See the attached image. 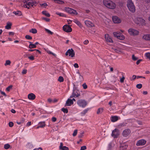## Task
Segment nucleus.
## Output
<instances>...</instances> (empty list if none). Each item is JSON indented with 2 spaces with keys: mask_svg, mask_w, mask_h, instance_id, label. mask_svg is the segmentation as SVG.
<instances>
[{
  "mask_svg": "<svg viewBox=\"0 0 150 150\" xmlns=\"http://www.w3.org/2000/svg\"><path fill=\"white\" fill-rule=\"evenodd\" d=\"M103 3L105 6L110 9H114L116 6L115 4L110 0H103Z\"/></svg>",
  "mask_w": 150,
  "mask_h": 150,
  "instance_id": "1",
  "label": "nucleus"
},
{
  "mask_svg": "<svg viewBox=\"0 0 150 150\" xmlns=\"http://www.w3.org/2000/svg\"><path fill=\"white\" fill-rule=\"evenodd\" d=\"M127 5L130 11L132 13H134L135 11V8L131 0H128Z\"/></svg>",
  "mask_w": 150,
  "mask_h": 150,
  "instance_id": "2",
  "label": "nucleus"
},
{
  "mask_svg": "<svg viewBox=\"0 0 150 150\" xmlns=\"http://www.w3.org/2000/svg\"><path fill=\"white\" fill-rule=\"evenodd\" d=\"M80 96V93L79 91L77 89L76 87H74L73 92L71 95L70 96V98H78Z\"/></svg>",
  "mask_w": 150,
  "mask_h": 150,
  "instance_id": "3",
  "label": "nucleus"
},
{
  "mask_svg": "<svg viewBox=\"0 0 150 150\" xmlns=\"http://www.w3.org/2000/svg\"><path fill=\"white\" fill-rule=\"evenodd\" d=\"M135 23L137 24H141L142 25H145V21L141 18L138 17L136 18Z\"/></svg>",
  "mask_w": 150,
  "mask_h": 150,
  "instance_id": "4",
  "label": "nucleus"
},
{
  "mask_svg": "<svg viewBox=\"0 0 150 150\" xmlns=\"http://www.w3.org/2000/svg\"><path fill=\"white\" fill-rule=\"evenodd\" d=\"M77 104L83 108L85 107L87 104V103L85 100H79L77 102Z\"/></svg>",
  "mask_w": 150,
  "mask_h": 150,
  "instance_id": "5",
  "label": "nucleus"
},
{
  "mask_svg": "<svg viewBox=\"0 0 150 150\" xmlns=\"http://www.w3.org/2000/svg\"><path fill=\"white\" fill-rule=\"evenodd\" d=\"M128 32L131 35L134 36L138 35L139 33V31L137 30L132 28L129 29Z\"/></svg>",
  "mask_w": 150,
  "mask_h": 150,
  "instance_id": "6",
  "label": "nucleus"
},
{
  "mask_svg": "<svg viewBox=\"0 0 150 150\" xmlns=\"http://www.w3.org/2000/svg\"><path fill=\"white\" fill-rule=\"evenodd\" d=\"M69 54V56L71 57H73L75 55V52L74 50L71 48L68 50L65 53V55L67 56Z\"/></svg>",
  "mask_w": 150,
  "mask_h": 150,
  "instance_id": "7",
  "label": "nucleus"
},
{
  "mask_svg": "<svg viewBox=\"0 0 150 150\" xmlns=\"http://www.w3.org/2000/svg\"><path fill=\"white\" fill-rule=\"evenodd\" d=\"M120 133L119 130L116 129L113 130L112 132V136L114 138H117L119 135Z\"/></svg>",
  "mask_w": 150,
  "mask_h": 150,
  "instance_id": "8",
  "label": "nucleus"
},
{
  "mask_svg": "<svg viewBox=\"0 0 150 150\" xmlns=\"http://www.w3.org/2000/svg\"><path fill=\"white\" fill-rule=\"evenodd\" d=\"M63 29L65 32L68 33L71 32L72 30L70 26L67 25H66L63 26Z\"/></svg>",
  "mask_w": 150,
  "mask_h": 150,
  "instance_id": "9",
  "label": "nucleus"
},
{
  "mask_svg": "<svg viewBox=\"0 0 150 150\" xmlns=\"http://www.w3.org/2000/svg\"><path fill=\"white\" fill-rule=\"evenodd\" d=\"M112 20L113 22L115 23H119L121 22V20L120 18L116 16H113Z\"/></svg>",
  "mask_w": 150,
  "mask_h": 150,
  "instance_id": "10",
  "label": "nucleus"
},
{
  "mask_svg": "<svg viewBox=\"0 0 150 150\" xmlns=\"http://www.w3.org/2000/svg\"><path fill=\"white\" fill-rule=\"evenodd\" d=\"M131 133V131L129 129L125 130L123 132V135L124 136L126 137L127 136Z\"/></svg>",
  "mask_w": 150,
  "mask_h": 150,
  "instance_id": "11",
  "label": "nucleus"
},
{
  "mask_svg": "<svg viewBox=\"0 0 150 150\" xmlns=\"http://www.w3.org/2000/svg\"><path fill=\"white\" fill-rule=\"evenodd\" d=\"M146 143V141L142 139L138 141L136 144L137 146L143 145Z\"/></svg>",
  "mask_w": 150,
  "mask_h": 150,
  "instance_id": "12",
  "label": "nucleus"
},
{
  "mask_svg": "<svg viewBox=\"0 0 150 150\" xmlns=\"http://www.w3.org/2000/svg\"><path fill=\"white\" fill-rule=\"evenodd\" d=\"M105 38L107 42H113V41L111 39V37L109 36L108 34H106L105 35Z\"/></svg>",
  "mask_w": 150,
  "mask_h": 150,
  "instance_id": "13",
  "label": "nucleus"
},
{
  "mask_svg": "<svg viewBox=\"0 0 150 150\" xmlns=\"http://www.w3.org/2000/svg\"><path fill=\"white\" fill-rule=\"evenodd\" d=\"M73 104V102L72 101V100L71 99L69 98L66 101L65 106H70L71 105Z\"/></svg>",
  "mask_w": 150,
  "mask_h": 150,
  "instance_id": "14",
  "label": "nucleus"
},
{
  "mask_svg": "<svg viewBox=\"0 0 150 150\" xmlns=\"http://www.w3.org/2000/svg\"><path fill=\"white\" fill-rule=\"evenodd\" d=\"M85 23L87 26L92 27L94 26V25L93 23L88 20L85 21Z\"/></svg>",
  "mask_w": 150,
  "mask_h": 150,
  "instance_id": "15",
  "label": "nucleus"
},
{
  "mask_svg": "<svg viewBox=\"0 0 150 150\" xmlns=\"http://www.w3.org/2000/svg\"><path fill=\"white\" fill-rule=\"evenodd\" d=\"M117 38L120 40H123L125 39L124 36L119 32H117Z\"/></svg>",
  "mask_w": 150,
  "mask_h": 150,
  "instance_id": "16",
  "label": "nucleus"
},
{
  "mask_svg": "<svg viewBox=\"0 0 150 150\" xmlns=\"http://www.w3.org/2000/svg\"><path fill=\"white\" fill-rule=\"evenodd\" d=\"M28 98L29 99L33 100L35 98V96L33 93H31L28 95Z\"/></svg>",
  "mask_w": 150,
  "mask_h": 150,
  "instance_id": "17",
  "label": "nucleus"
},
{
  "mask_svg": "<svg viewBox=\"0 0 150 150\" xmlns=\"http://www.w3.org/2000/svg\"><path fill=\"white\" fill-rule=\"evenodd\" d=\"M63 143L61 142L60 143V145L59 147V148L60 149L62 150H69V149L68 147L66 146H63Z\"/></svg>",
  "mask_w": 150,
  "mask_h": 150,
  "instance_id": "18",
  "label": "nucleus"
},
{
  "mask_svg": "<svg viewBox=\"0 0 150 150\" xmlns=\"http://www.w3.org/2000/svg\"><path fill=\"white\" fill-rule=\"evenodd\" d=\"M29 1V0H26L24 2V4H25L29 6H33L34 5L35 2H28V1Z\"/></svg>",
  "mask_w": 150,
  "mask_h": 150,
  "instance_id": "19",
  "label": "nucleus"
},
{
  "mask_svg": "<svg viewBox=\"0 0 150 150\" xmlns=\"http://www.w3.org/2000/svg\"><path fill=\"white\" fill-rule=\"evenodd\" d=\"M118 119V117L117 116H112L111 117V121L112 122H115L117 121Z\"/></svg>",
  "mask_w": 150,
  "mask_h": 150,
  "instance_id": "20",
  "label": "nucleus"
},
{
  "mask_svg": "<svg viewBox=\"0 0 150 150\" xmlns=\"http://www.w3.org/2000/svg\"><path fill=\"white\" fill-rule=\"evenodd\" d=\"M12 25V23L10 22H8L7 23V25L5 27L6 29H9L11 28V27Z\"/></svg>",
  "mask_w": 150,
  "mask_h": 150,
  "instance_id": "21",
  "label": "nucleus"
},
{
  "mask_svg": "<svg viewBox=\"0 0 150 150\" xmlns=\"http://www.w3.org/2000/svg\"><path fill=\"white\" fill-rule=\"evenodd\" d=\"M143 38L146 40H150V35H145L143 36Z\"/></svg>",
  "mask_w": 150,
  "mask_h": 150,
  "instance_id": "22",
  "label": "nucleus"
},
{
  "mask_svg": "<svg viewBox=\"0 0 150 150\" xmlns=\"http://www.w3.org/2000/svg\"><path fill=\"white\" fill-rule=\"evenodd\" d=\"M39 124H42V125H40L37 127V129L39 128V127H43L45 126V122H40L39 123Z\"/></svg>",
  "mask_w": 150,
  "mask_h": 150,
  "instance_id": "23",
  "label": "nucleus"
},
{
  "mask_svg": "<svg viewBox=\"0 0 150 150\" xmlns=\"http://www.w3.org/2000/svg\"><path fill=\"white\" fill-rule=\"evenodd\" d=\"M65 11L71 14V12L72 11H73V9L70 8H65Z\"/></svg>",
  "mask_w": 150,
  "mask_h": 150,
  "instance_id": "24",
  "label": "nucleus"
},
{
  "mask_svg": "<svg viewBox=\"0 0 150 150\" xmlns=\"http://www.w3.org/2000/svg\"><path fill=\"white\" fill-rule=\"evenodd\" d=\"M29 43H30V44L29 45V48L30 49H32L33 48H36V45H35L33 44L31 42H29Z\"/></svg>",
  "mask_w": 150,
  "mask_h": 150,
  "instance_id": "25",
  "label": "nucleus"
},
{
  "mask_svg": "<svg viewBox=\"0 0 150 150\" xmlns=\"http://www.w3.org/2000/svg\"><path fill=\"white\" fill-rule=\"evenodd\" d=\"M74 22L76 23L77 25H78L79 27H82V25L81 23L79 21L77 20H74Z\"/></svg>",
  "mask_w": 150,
  "mask_h": 150,
  "instance_id": "26",
  "label": "nucleus"
},
{
  "mask_svg": "<svg viewBox=\"0 0 150 150\" xmlns=\"http://www.w3.org/2000/svg\"><path fill=\"white\" fill-rule=\"evenodd\" d=\"M112 49L116 53H119V52H122L120 49L118 48H112Z\"/></svg>",
  "mask_w": 150,
  "mask_h": 150,
  "instance_id": "27",
  "label": "nucleus"
},
{
  "mask_svg": "<svg viewBox=\"0 0 150 150\" xmlns=\"http://www.w3.org/2000/svg\"><path fill=\"white\" fill-rule=\"evenodd\" d=\"M29 32L33 34H36L37 33V31L36 29L32 28L29 30Z\"/></svg>",
  "mask_w": 150,
  "mask_h": 150,
  "instance_id": "28",
  "label": "nucleus"
},
{
  "mask_svg": "<svg viewBox=\"0 0 150 150\" xmlns=\"http://www.w3.org/2000/svg\"><path fill=\"white\" fill-rule=\"evenodd\" d=\"M13 13L15 14L16 15L21 16L22 15V13L21 11H14Z\"/></svg>",
  "mask_w": 150,
  "mask_h": 150,
  "instance_id": "29",
  "label": "nucleus"
},
{
  "mask_svg": "<svg viewBox=\"0 0 150 150\" xmlns=\"http://www.w3.org/2000/svg\"><path fill=\"white\" fill-rule=\"evenodd\" d=\"M104 21L106 25H108L110 22V20L108 18H106L105 20H104Z\"/></svg>",
  "mask_w": 150,
  "mask_h": 150,
  "instance_id": "30",
  "label": "nucleus"
},
{
  "mask_svg": "<svg viewBox=\"0 0 150 150\" xmlns=\"http://www.w3.org/2000/svg\"><path fill=\"white\" fill-rule=\"evenodd\" d=\"M42 13L47 17H49L50 16V15L48 13H47L46 11H43L42 12Z\"/></svg>",
  "mask_w": 150,
  "mask_h": 150,
  "instance_id": "31",
  "label": "nucleus"
},
{
  "mask_svg": "<svg viewBox=\"0 0 150 150\" xmlns=\"http://www.w3.org/2000/svg\"><path fill=\"white\" fill-rule=\"evenodd\" d=\"M103 110V108H99L97 112V114H98L100 113H102Z\"/></svg>",
  "mask_w": 150,
  "mask_h": 150,
  "instance_id": "32",
  "label": "nucleus"
},
{
  "mask_svg": "<svg viewBox=\"0 0 150 150\" xmlns=\"http://www.w3.org/2000/svg\"><path fill=\"white\" fill-rule=\"evenodd\" d=\"M64 81V78L62 76H60L59 77L58 79V81L60 82H63Z\"/></svg>",
  "mask_w": 150,
  "mask_h": 150,
  "instance_id": "33",
  "label": "nucleus"
},
{
  "mask_svg": "<svg viewBox=\"0 0 150 150\" xmlns=\"http://www.w3.org/2000/svg\"><path fill=\"white\" fill-rule=\"evenodd\" d=\"M4 148L5 149H8L10 147V145L8 144H6L4 145Z\"/></svg>",
  "mask_w": 150,
  "mask_h": 150,
  "instance_id": "34",
  "label": "nucleus"
},
{
  "mask_svg": "<svg viewBox=\"0 0 150 150\" xmlns=\"http://www.w3.org/2000/svg\"><path fill=\"white\" fill-rule=\"evenodd\" d=\"M56 14L58 15H59L63 17H66V15L62 13H56Z\"/></svg>",
  "mask_w": 150,
  "mask_h": 150,
  "instance_id": "35",
  "label": "nucleus"
},
{
  "mask_svg": "<svg viewBox=\"0 0 150 150\" xmlns=\"http://www.w3.org/2000/svg\"><path fill=\"white\" fill-rule=\"evenodd\" d=\"M48 53V54H52V55H53L54 56H55V54H54V53H52V52H51V51L47 50V49H44Z\"/></svg>",
  "mask_w": 150,
  "mask_h": 150,
  "instance_id": "36",
  "label": "nucleus"
},
{
  "mask_svg": "<svg viewBox=\"0 0 150 150\" xmlns=\"http://www.w3.org/2000/svg\"><path fill=\"white\" fill-rule=\"evenodd\" d=\"M88 110V109H87L85 110L83 112L81 113V115L82 116L83 114V115H85L87 112Z\"/></svg>",
  "mask_w": 150,
  "mask_h": 150,
  "instance_id": "37",
  "label": "nucleus"
},
{
  "mask_svg": "<svg viewBox=\"0 0 150 150\" xmlns=\"http://www.w3.org/2000/svg\"><path fill=\"white\" fill-rule=\"evenodd\" d=\"M11 63L10 61L9 60H6V63L5 64V65L6 66L7 65H10Z\"/></svg>",
  "mask_w": 150,
  "mask_h": 150,
  "instance_id": "38",
  "label": "nucleus"
},
{
  "mask_svg": "<svg viewBox=\"0 0 150 150\" xmlns=\"http://www.w3.org/2000/svg\"><path fill=\"white\" fill-rule=\"evenodd\" d=\"M62 110L64 113H67L68 112V110L67 108H63L62 109Z\"/></svg>",
  "mask_w": 150,
  "mask_h": 150,
  "instance_id": "39",
  "label": "nucleus"
},
{
  "mask_svg": "<svg viewBox=\"0 0 150 150\" xmlns=\"http://www.w3.org/2000/svg\"><path fill=\"white\" fill-rule=\"evenodd\" d=\"M145 56L146 57L150 59V53L148 52L145 54Z\"/></svg>",
  "mask_w": 150,
  "mask_h": 150,
  "instance_id": "40",
  "label": "nucleus"
},
{
  "mask_svg": "<svg viewBox=\"0 0 150 150\" xmlns=\"http://www.w3.org/2000/svg\"><path fill=\"white\" fill-rule=\"evenodd\" d=\"M45 30L47 33L51 35H52L53 34V32L45 28Z\"/></svg>",
  "mask_w": 150,
  "mask_h": 150,
  "instance_id": "41",
  "label": "nucleus"
},
{
  "mask_svg": "<svg viewBox=\"0 0 150 150\" xmlns=\"http://www.w3.org/2000/svg\"><path fill=\"white\" fill-rule=\"evenodd\" d=\"M71 14L77 15L78 14V13L76 11V10L73 9V11H72L71 12Z\"/></svg>",
  "mask_w": 150,
  "mask_h": 150,
  "instance_id": "42",
  "label": "nucleus"
},
{
  "mask_svg": "<svg viewBox=\"0 0 150 150\" xmlns=\"http://www.w3.org/2000/svg\"><path fill=\"white\" fill-rule=\"evenodd\" d=\"M127 148V146H122L120 147V150H126V149Z\"/></svg>",
  "mask_w": 150,
  "mask_h": 150,
  "instance_id": "43",
  "label": "nucleus"
},
{
  "mask_svg": "<svg viewBox=\"0 0 150 150\" xmlns=\"http://www.w3.org/2000/svg\"><path fill=\"white\" fill-rule=\"evenodd\" d=\"M12 86L10 85L6 88V90L7 91H9L12 88Z\"/></svg>",
  "mask_w": 150,
  "mask_h": 150,
  "instance_id": "44",
  "label": "nucleus"
},
{
  "mask_svg": "<svg viewBox=\"0 0 150 150\" xmlns=\"http://www.w3.org/2000/svg\"><path fill=\"white\" fill-rule=\"evenodd\" d=\"M25 38L28 40H31L32 39V37L29 35H26L25 36Z\"/></svg>",
  "mask_w": 150,
  "mask_h": 150,
  "instance_id": "45",
  "label": "nucleus"
},
{
  "mask_svg": "<svg viewBox=\"0 0 150 150\" xmlns=\"http://www.w3.org/2000/svg\"><path fill=\"white\" fill-rule=\"evenodd\" d=\"M142 85L141 84H138L136 85V87L139 89H140L142 88Z\"/></svg>",
  "mask_w": 150,
  "mask_h": 150,
  "instance_id": "46",
  "label": "nucleus"
},
{
  "mask_svg": "<svg viewBox=\"0 0 150 150\" xmlns=\"http://www.w3.org/2000/svg\"><path fill=\"white\" fill-rule=\"evenodd\" d=\"M132 59L134 61H136L138 59V58L136 57L134 54H133L132 56Z\"/></svg>",
  "mask_w": 150,
  "mask_h": 150,
  "instance_id": "47",
  "label": "nucleus"
},
{
  "mask_svg": "<svg viewBox=\"0 0 150 150\" xmlns=\"http://www.w3.org/2000/svg\"><path fill=\"white\" fill-rule=\"evenodd\" d=\"M13 123L12 122H9L8 123L9 126L10 127H13Z\"/></svg>",
  "mask_w": 150,
  "mask_h": 150,
  "instance_id": "48",
  "label": "nucleus"
},
{
  "mask_svg": "<svg viewBox=\"0 0 150 150\" xmlns=\"http://www.w3.org/2000/svg\"><path fill=\"white\" fill-rule=\"evenodd\" d=\"M28 58L31 60H33L34 59V57L33 55H31V56L28 57Z\"/></svg>",
  "mask_w": 150,
  "mask_h": 150,
  "instance_id": "49",
  "label": "nucleus"
},
{
  "mask_svg": "<svg viewBox=\"0 0 150 150\" xmlns=\"http://www.w3.org/2000/svg\"><path fill=\"white\" fill-rule=\"evenodd\" d=\"M77 129L75 130L73 134V136L74 137L76 136L77 134Z\"/></svg>",
  "mask_w": 150,
  "mask_h": 150,
  "instance_id": "50",
  "label": "nucleus"
},
{
  "mask_svg": "<svg viewBox=\"0 0 150 150\" xmlns=\"http://www.w3.org/2000/svg\"><path fill=\"white\" fill-rule=\"evenodd\" d=\"M54 1L55 2H56L57 3L59 4L60 2H63V3H64V2L63 1H60V0H54Z\"/></svg>",
  "mask_w": 150,
  "mask_h": 150,
  "instance_id": "51",
  "label": "nucleus"
},
{
  "mask_svg": "<svg viewBox=\"0 0 150 150\" xmlns=\"http://www.w3.org/2000/svg\"><path fill=\"white\" fill-rule=\"evenodd\" d=\"M86 149V146H81V148L80 150H85Z\"/></svg>",
  "mask_w": 150,
  "mask_h": 150,
  "instance_id": "52",
  "label": "nucleus"
},
{
  "mask_svg": "<svg viewBox=\"0 0 150 150\" xmlns=\"http://www.w3.org/2000/svg\"><path fill=\"white\" fill-rule=\"evenodd\" d=\"M82 86H83V88L84 89H86L87 88V86L85 83H83L82 85Z\"/></svg>",
  "mask_w": 150,
  "mask_h": 150,
  "instance_id": "53",
  "label": "nucleus"
},
{
  "mask_svg": "<svg viewBox=\"0 0 150 150\" xmlns=\"http://www.w3.org/2000/svg\"><path fill=\"white\" fill-rule=\"evenodd\" d=\"M42 19L47 22H49L50 21V19L46 18H42Z\"/></svg>",
  "mask_w": 150,
  "mask_h": 150,
  "instance_id": "54",
  "label": "nucleus"
},
{
  "mask_svg": "<svg viewBox=\"0 0 150 150\" xmlns=\"http://www.w3.org/2000/svg\"><path fill=\"white\" fill-rule=\"evenodd\" d=\"M125 79V78L124 76H123L122 78L120 79V82L121 83H123L124 81V80Z\"/></svg>",
  "mask_w": 150,
  "mask_h": 150,
  "instance_id": "55",
  "label": "nucleus"
},
{
  "mask_svg": "<svg viewBox=\"0 0 150 150\" xmlns=\"http://www.w3.org/2000/svg\"><path fill=\"white\" fill-rule=\"evenodd\" d=\"M27 70L26 69H24L23 70L22 72V74H25L26 73Z\"/></svg>",
  "mask_w": 150,
  "mask_h": 150,
  "instance_id": "56",
  "label": "nucleus"
},
{
  "mask_svg": "<svg viewBox=\"0 0 150 150\" xmlns=\"http://www.w3.org/2000/svg\"><path fill=\"white\" fill-rule=\"evenodd\" d=\"M52 122H55L56 121L57 119L56 117H53L52 118Z\"/></svg>",
  "mask_w": 150,
  "mask_h": 150,
  "instance_id": "57",
  "label": "nucleus"
},
{
  "mask_svg": "<svg viewBox=\"0 0 150 150\" xmlns=\"http://www.w3.org/2000/svg\"><path fill=\"white\" fill-rule=\"evenodd\" d=\"M40 5L41 6H44L45 7H46L47 5V4L46 3H44L43 4H41Z\"/></svg>",
  "mask_w": 150,
  "mask_h": 150,
  "instance_id": "58",
  "label": "nucleus"
},
{
  "mask_svg": "<svg viewBox=\"0 0 150 150\" xmlns=\"http://www.w3.org/2000/svg\"><path fill=\"white\" fill-rule=\"evenodd\" d=\"M113 34L114 37L117 38V32H114L113 33Z\"/></svg>",
  "mask_w": 150,
  "mask_h": 150,
  "instance_id": "59",
  "label": "nucleus"
},
{
  "mask_svg": "<svg viewBox=\"0 0 150 150\" xmlns=\"http://www.w3.org/2000/svg\"><path fill=\"white\" fill-rule=\"evenodd\" d=\"M88 43V40H85L84 42L83 43L84 44L87 45V44Z\"/></svg>",
  "mask_w": 150,
  "mask_h": 150,
  "instance_id": "60",
  "label": "nucleus"
},
{
  "mask_svg": "<svg viewBox=\"0 0 150 150\" xmlns=\"http://www.w3.org/2000/svg\"><path fill=\"white\" fill-rule=\"evenodd\" d=\"M74 66L75 68H78L79 67V65L77 63H75L74 64Z\"/></svg>",
  "mask_w": 150,
  "mask_h": 150,
  "instance_id": "61",
  "label": "nucleus"
},
{
  "mask_svg": "<svg viewBox=\"0 0 150 150\" xmlns=\"http://www.w3.org/2000/svg\"><path fill=\"white\" fill-rule=\"evenodd\" d=\"M27 5L24 4L23 5V6H24L25 8H28V9H29L30 8L29 7H28L27 6Z\"/></svg>",
  "mask_w": 150,
  "mask_h": 150,
  "instance_id": "62",
  "label": "nucleus"
},
{
  "mask_svg": "<svg viewBox=\"0 0 150 150\" xmlns=\"http://www.w3.org/2000/svg\"><path fill=\"white\" fill-rule=\"evenodd\" d=\"M142 61V59H139L136 62V64L137 65L139 64L140 62Z\"/></svg>",
  "mask_w": 150,
  "mask_h": 150,
  "instance_id": "63",
  "label": "nucleus"
},
{
  "mask_svg": "<svg viewBox=\"0 0 150 150\" xmlns=\"http://www.w3.org/2000/svg\"><path fill=\"white\" fill-rule=\"evenodd\" d=\"M34 150H42V149L40 147L38 148L35 149Z\"/></svg>",
  "mask_w": 150,
  "mask_h": 150,
  "instance_id": "64",
  "label": "nucleus"
}]
</instances>
